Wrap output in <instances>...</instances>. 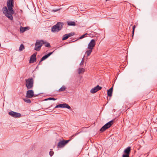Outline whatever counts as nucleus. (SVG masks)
<instances>
[{
  "instance_id": "f257e3e1",
  "label": "nucleus",
  "mask_w": 157,
  "mask_h": 157,
  "mask_svg": "<svg viewBox=\"0 0 157 157\" xmlns=\"http://www.w3.org/2000/svg\"><path fill=\"white\" fill-rule=\"evenodd\" d=\"M13 0H9L7 2V6L8 9L6 6L4 7L2 9L3 12L5 15L11 20L13 19L12 14L14 13V11L13 10Z\"/></svg>"
},
{
  "instance_id": "f03ea898",
  "label": "nucleus",
  "mask_w": 157,
  "mask_h": 157,
  "mask_svg": "<svg viewBox=\"0 0 157 157\" xmlns=\"http://www.w3.org/2000/svg\"><path fill=\"white\" fill-rule=\"evenodd\" d=\"M63 26V23L58 22L56 25L53 26L52 28L51 31L54 33L58 32L61 30Z\"/></svg>"
},
{
  "instance_id": "7ed1b4c3",
  "label": "nucleus",
  "mask_w": 157,
  "mask_h": 157,
  "mask_svg": "<svg viewBox=\"0 0 157 157\" xmlns=\"http://www.w3.org/2000/svg\"><path fill=\"white\" fill-rule=\"evenodd\" d=\"M25 86L28 89L32 88L33 86L34 80L32 77L29 78L25 80Z\"/></svg>"
},
{
  "instance_id": "20e7f679",
  "label": "nucleus",
  "mask_w": 157,
  "mask_h": 157,
  "mask_svg": "<svg viewBox=\"0 0 157 157\" xmlns=\"http://www.w3.org/2000/svg\"><path fill=\"white\" fill-rule=\"evenodd\" d=\"M114 121L113 120L109 122L105 125H104L100 130V131L103 132L105 131L106 129L110 127L113 124Z\"/></svg>"
},
{
  "instance_id": "39448f33",
  "label": "nucleus",
  "mask_w": 157,
  "mask_h": 157,
  "mask_svg": "<svg viewBox=\"0 0 157 157\" xmlns=\"http://www.w3.org/2000/svg\"><path fill=\"white\" fill-rule=\"evenodd\" d=\"M70 141V140H60L58 143L57 147L60 148L63 147Z\"/></svg>"
},
{
  "instance_id": "423d86ee",
  "label": "nucleus",
  "mask_w": 157,
  "mask_h": 157,
  "mask_svg": "<svg viewBox=\"0 0 157 157\" xmlns=\"http://www.w3.org/2000/svg\"><path fill=\"white\" fill-rule=\"evenodd\" d=\"M9 114L10 115L15 118H18L21 117V114L20 113L13 111H11L9 112Z\"/></svg>"
},
{
  "instance_id": "0eeeda50",
  "label": "nucleus",
  "mask_w": 157,
  "mask_h": 157,
  "mask_svg": "<svg viewBox=\"0 0 157 157\" xmlns=\"http://www.w3.org/2000/svg\"><path fill=\"white\" fill-rule=\"evenodd\" d=\"M96 44L95 40H92L88 44L87 48L89 50H92Z\"/></svg>"
},
{
  "instance_id": "6e6552de",
  "label": "nucleus",
  "mask_w": 157,
  "mask_h": 157,
  "mask_svg": "<svg viewBox=\"0 0 157 157\" xmlns=\"http://www.w3.org/2000/svg\"><path fill=\"white\" fill-rule=\"evenodd\" d=\"M130 151L131 147H127L124 151V154L123 155L122 157H129Z\"/></svg>"
},
{
  "instance_id": "1a4fd4ad",
  "label": "nucleus",
  "mask_w": 157,
  "mask_h": 157,
  "mask_svg": "<svg viewBox=\"0 0 157 157\" xmlns=\"http://www.w3.org/2000/svg\"><path fill=\"white\" fill-rule=\"evenodd\" d=\"M59 107L64 108H65L69 109H71L70 106L68 104L66 103H63L58 105L55 106V108H57Z\"/></svg>"
},
{
  "instance_id": "9d476101",
  "label": "nucleus",
  "mask_w": 157,
  "mask_h": 157,
  "mask_svg": "<svg viewBox=\"0 0 157 157\" xmlns=\"http://www.w3.org/2000/svg\"><path fill=\"white\" fill-rule=\"evenodd\" d=\"M101 87L99 86V85H97L96 87L91 89L90 91V92L92 94H94L98 91L101 90Z\"/></svg>"
},
{
  "instance_id": "9b49d317",
  "label": "nucleus",
  "mask_w": 157,
  "mask_h": 157,
  "mask_svg": "<svg viewBox=\"0 0 157 157\" xmlns=\"http://www.w3.org/2000/svg\"><path fill=\"white\" fill-rule=\"evenodd\" d=\"M34 92L32 90H29L27 91L26 97L28 98H32L34 96Z\"/></svg>"
},
{
  "instance_id": "f8f14e48",
  "label": "nucleus",
  "mask_w": 157,
  "mask_h": 157,
  "mask_svg": "<svg viewBox=\"0 0 157 157\" xmlns=\"http://www.w3.org/2000/svg\"><path fill=\"white\" fill-rule=\"evenodd\" d=\"M36 54L37 52L35 53L31 56L29 60L30 63H33L36 61Z\"/></svg>"
},
{
  "instance_id": "ddd939ff",
  "label": "nucleus",
  "mask_w": 157,
  "mask_h": 157,
  "mask_svg": "<svg viewBox=\"0 0 157 157\" xmlns=\"http://www.w3.org/2000/svg\"><path fill=\"white\" fill-rule=\"evenodd\" d=\"M53 52H50L47 54L46 55H45L44 56H43L41 59L38 65H39L41 62L42 61L46 59L48 57H49L51 54H52Z\"/></svg>"
},
{
  "instance_id": "4468645a",
  "label": "nucleus",
  "mask_w": 157,
  "mask_h": 157,
  "mask_svg": "<svg viewBox=\"0 0 157 157\" xmlns=\"http://www.w3.org/2000/svg\"><path fill=\"white\" fill-rule=\"evenodd\" d=\"M46 42L44 41L43 40H37L36 41V45H40L42 46L44 44H45Z\"/></svg>"
},
{
  "instance_id": "2eb2a0df",
  "label": "nucleus",
  "mask_w": 157,
  "mask_h": 157,
  "mask_svg": "<svg viewBox=\"0 0 157 157\" xmlns=\"http://www.w3.org/2000/svg\"><path fill=\"white\" fill-rule=\"evenodd\" d=\"M113 90V87H111L107 91V95L109 97H111L112 96V92Z\"/></svg>"
},
{
  "instance_id": "dca6fc26",
  "label": "nucleus",
  "mask_w": 157,
  "mask_h": 157,
  "mask_svg": "<svg viewBox=\"0 0 157 157\" xmlns=\"http://www.w3.org/2000/svg\"><path fill=\"white\" fill-rule=\"evenodd\" d=\"M67 24L68 25L70 26H75V22L73 21H68Z\"/></svg>"
},
{
  "instance_id": "f3484780",
  "label": "nucleus",
  "mask_w": 157,
  "mask_h": 157,
  "mask_svg": "<svg viewBox=\"0 0 157 157\" xmlns=\"http://www.w3.org/2000/svg\"><path fill=\"white\" fill-rule=\"evenodd\" d=\"M27 29V27H21L20 28V32L21 33H23L25 31L26 29Z\"/></svg>"
},
{
  "instance_id": "a211bd4d",
  "label": "nucleus",
  "mask_w": 157,
  "mask_h": 157,
  "mask_svg": "<svg viewBox=\"0 0 157 157\" xmlns=\"http://www.w3.org/2000/svg\"><path fill=\"white\" fill-rule=\"evenodd\" d=\"M66 89V88L64 86H63L58 91L59 92H62L65 91Z\"/></svg>"
},
{
  "instance_id": "6ab92c4d",
  "label": "nucleus",
  "mask_w": 157,
  "mask_h": 157,
  "mask_svg": "<svg viewBox=\"0 0 157 157\" xmlns=\"http://www.w3.org/2000/svg\"><path fill=\"white\" fill-rule=\"evenodd\" d=\"M41 46H40V45H36H36H35V50H36V51H39L40 49Z\"/></svg>"
},
{
  "instance_id": "aec40b11",
  "label": "nucleus",
  "mask_w": 157,
  "mask_h": 157,
  "mask_svg": "<svg viewBox=\"0 0 157 157\" xmlns=\"http://www.w3.org/2000/svg\"><path fill=\"white\" fill-rule=\"evenodd\" d=\"M78 73L79 74H80L82 73H83L85 71V69L83 68H79L78 69Z\"/></svg>"
},
{
  "instance_id": "412c9836",
  "label": "nucleus",
  "mask_w": 157,
  "mask_h": 157,
  "mask_svg": "<svg viewBox=\"0 0 157 157\" xmlns=\"http://www.w3.org/2000/svg\"><path fill=\"white\" fill-rule=\"evenodd\" d=\"M92 52V50H89L87 51L86 52V54H87V56H89Z\"/></svg>"
},
{
  "instance_id": "4be33fe9",
  "label": "nucleus",
  "mask_w": 157,
  "mask_h": 157,
  "mask_svg": "<svg viewBox=\"0 0 157 157\" xmlns=\"http://www.w3.org/2000/svg\"><path fill=\"white\" fill-rule=\"evenodd\" d=\"M25 49V47L24 45L22 44H21L20 45V47H19V50L20 51H21L23 50H24Z\"/></svg>"
},
{
  "instance_id": "5701e85b",
  "label": "nucleus",
  "mask_w": 157,
  "mask_h": 157,
  "mask_svg": "<svg viewBox=\"0 0 157 157\" xmlns=\"http://www.w3.org/2000/svg\"><path fill=\"white\" fill-rule=\"evenodd\" d=\"M88 35V34L87 33H86L85 34H84L83 35L81 36L79 38V39H82V38H83L86 36H87V35ZM89 35H90V34H89Z\"/></svg>"
},
{
  "instance_id": "b1692460",
  "label": "nucleus",
  "mask_w": 157,
  "mask_h": 157,
  "mask_svg": "<svg viewBox=\"0 0 157 157\" xmlns=\"http://www.w3.org/2000/svg\"><path fill=\"white\" fill-rule=\"evenodd\" d=\"M23 100L25 102L28 103H30L31 102V100L27 98H24Z\"/></svg>"
},
{
  "instance_id": "393cba45",
  "label": "nucleus",
  "mask_w": 157,
  "mask_h": 157,
  "mask_svg": "<svg viewBox=\"0 0 157 157\" xmlns=\"http://www.w3.org/2000/svg\"><path fill=\"white\" fill-rule=\"evenodd\" d=\"M69 37H68L67 35V34H66L63 36V37L62 38V40H65L67 39Z\"/></svg>"
},
{
  "instance_id": "a878e982",
  "label": "nucleus",
  "mask_w": 157,
  "mask_h": 157,
  "mask_svg": "<svg viewBox=\"0 0 157 157\" xmlns=\"http://www.w3.org/2000/svg\"><path fill=\"white\" fill-rule=\"evenodd\" d=\"M68 37H71L75 34L74 33H71L67 34Z\"/></svg>"
},
{
  "instance_id": "bb28decb",
  "label": "nucleus",
  "mask_w": 157,
  "mask_h": 157,
  "mask_svg": "<svg viewBox=\"0 0 157 157\" xmlns=\"http://www.w3.org/2000/svg\"><path fill=\"white\" fill-rule=\"evenodd\" d=\"M135 27H136L135 25H134L133 26V27H132L133 29H132V37H133V35H134V31H135Z\"/></svg>"
},
{
  "instance_id": "cd10ccee",
  "label": "nucleus",
  "mask_w": 157,
  "mask_h": 157,
  "mask_svg": "<svg viewBox=\"0 0 157 157\" xmlns=\"http://www.w3.org/2000/svg\"><path fill=\"white\" fill-rule=\"evenodd\" d=\"M56 99H55L53 98H49L47 99H45V100H55Z\"/></svg>"
},
{
  "instance_id": "c85d7f7f",
  "label": "nucleus",
  "mask_w": 157,
  "mask_h": 157,
  "mask_svg": "<svg viewBox=\"0 0 157 157\" xmlns=\"http://www.w3.org/2000/svg\"><path fill=\"white\" fill-rule=\"evenodd\" d=\"M45 44V46L46 47H48V48L50 47H51L49 43H46V42Z\"/></svg>"
},
{
  "instance_id": "c756f323",
  "label": "nucleus",
  "mask_w": 157,
  "mask_h": 157,
  "mask_svg": "<svg viewBox=\"0 0 157 157\" xmlns=\"http://www.w3.org/2000/svg\"><path fill=\"white\" fill-rule=\"evenodd\" d=\"M54 154V152L51 151L49 152V155L51 156H52Z\"/></svg>"
},
{
  "instance_id": "7c9ffc66",
  "label": "nucleus",
  "mask_w": 157,
  "mask_h": 157,
  "mask_svg": "<svg viewBox=\"0 0 157 157\" xmlns=\"http://www.w3.org/2000/svg\"><path fill=\"white\" fill-rule=\"evenodd\" d=\"M60 10V9H56V10H53V11L54 12H56L59 10Z\"/></svg>"
},
{
  "instance_id": "2f4dec72",
  "label": "nucleus",
  "mask_w": 157,
  "mask_h": 157,
  "mask_svg": "<svg viewBox=\"0 0 157 157\" xmlns=\"http://www.w3.org/2000/svg\"><path fill=\"white\" fill-rule=\"evenodd\" d=\"M84 56L82 58V62H84Z\"/></svg>"
},
{
  "instance_id": "473e14b6",
  "label": "nucleus",
  "mask_w": 157,
  "mask_h": 157,
  "mask_svg": "<svg viewBox=\"0 0 157 157\" xmlns=\"http://www.w3.org/2000/svg\"><path fill=\"white\" fill-rule=\"evenodd\" d=\"M83 63H84V62H82V61H81V63H80V65H82L83 64Z\"/></svg>"
},
{
  "instance_id": "72a5a7b5",
  "label": "nucleus",
  "mask_w": 157,
  "mask_h": 157,
  "mask_svg": "<svg viewBox=\"0 0 157 157\" xmlns=\"http://www.w3.org/2000/svg\"><path fill=\"white\" fill-rule=\"evenodd\" d=\"M78 134V133H76L75 135H73V136H71V137H73V136H75L76 135Z\"/></svg>"
}]
</instances>
